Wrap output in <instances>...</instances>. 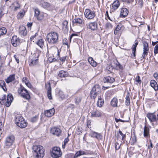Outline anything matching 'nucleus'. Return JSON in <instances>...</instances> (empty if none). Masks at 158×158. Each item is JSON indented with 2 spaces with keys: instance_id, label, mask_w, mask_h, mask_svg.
<instances>
[{
  "instance_id": "nucleus-1",
  "label": "nucleus",
  "mask_w": 158,
  "mask_h": 158,
  "mask_svg": "<svg viewBox=\"0 0 158 158\" xmlns=\"http://www.w3.org/2000/svg\"><path fill=\"white\" fill-rule=\"evenodd\" d=\"M33 150L34 152V155L37 158H42L44 155L45 149L44 148L40 145H34L33 146Z\"/></svg>"
},
{
  "instance_id": "nucleus-2",
  "label": "nucleus",
  "mask_w": 158,
  "mask_h": 158,
  "mask_svg": "<svg viewBox=\"0 0 158 158\" xmlns=\"http://www.w3.org/2000/svg\"><path fill=\"white\" fill-rule=\"evenodd\" d=\"M58 35L55 32H51L48 34L46 36V39L50 44H56L58 41Z\"/></svg>"
},
{
  "instance_id": "nucleus-3",
  "label": "nucleus",
  "mask_w": 158,
  "mask_h": 158,
  "mask_svg": "<svg viewBox=\"0 0 158 158\" xmlns=\"http://www.w3.org/2000/svg\"><path fill=\"white\" fill-rule=\"evenodd\" d=\"M101 92L100 87L98 85H96L93 86L90 92V97L92 99H95L97 96L100 94Z\"/></svg>"
},
{
  "instance_id": "nucleus-4",
  "label": "nucleus",
  "mask_w": 158,
  "mask_h": 158,
  "mask_svg": "<svg viewBox=\"0 0 158 158\" xmlns=\"http://www.w3.org/2000/svg\"><path fill=\"white\" fill-rule=\"evenodd\" d=\"M18 91L20 96L24 99L28 100L30 98V95L27 90L22 86H20Z\"/></svg>"
},
{
  "instance_id": "nucleus-5",
  "label": "nucleus",
  "mask_w": 158,
  "mask_h": 158,
  "mask_svg": "<svg viewBox=\"0 0 158 158\" xmlns=\"http://www.w3.org/2000/svg\"><path fill=\"white\" fill-rule=\"evenodd\" d=\"M15 140V137L13 135H11L7 136L5 139L4 147L9 148L13 144Z\"/></svg>"
},
{
  "instance_id": "nucleus-6",
  "label": "nucleus",
  "mask_w": 158,
  "mask_h": 158,
  "mask_svg": "<svg viewBox=\"0 0 158 158\" xmlns=\"http://www.w3.org/2000/svg\"><path fill=\"white\" fill-rule=\"evenodd\" d=\"M61 154L60 148L55 147L52 148L51 156L54 158H58L61 156Z\"/></svg>"
},
{
  "instance_id": "nucleus-7",
  "label": "nucleus",
  "mask_w": 158,
  "mask_h": 158,
  "mask_svg": "<svg viewBox=\"0 0 158 158\" xmlns=\"http://www.w3.org/2000/svg\"><path fill=\"white\" fill-rule=\"evenodd\" d=\"M84 15L87 19L91 20L94 18L95 16V14L94 11L87 9H85V11Z\"/></svg>"
},
{
  "instance_id": "nucleus-8",
  "label": "nucleus",
  "mask_w": 158,
  "mask_h": 158,
  "mask_svg": "<svg viewBox=\"0 0 158 158\" xmlns=\"http://www.w3.org/2000/svg\"><path fill=\"white\" fill-rule=\"evenodd\" d=\"M33 57L31 58L29 61V64L30 66H32L36 65L38 62V58L39 55L38 54H35L33 55Z\"/></svg>"
},
{
  "instance_id": "nucleus-9",
  "label": "nucleus",
  "mask_w": 158,
  "mask_h": 158,
  "mask_svg": "<svg viewBox=\"0 0 158 158\" xmlns=\"http://www.w3.org/2000/svg\"><path fill=\"white\" fill-rule=\"evenodd\" d=\"M143 52L142 56L143 59H145L148 53V44L146 41H143Z\"/></svg>"
},
{
  "instance_id": "nucleus-10",
  "label": "nucleus",
  "mask_w": 158,
  "mask_h": 158,
  "mask_svg": "<svg viewBox=\"0 0 158 158\" xmlns=\"http://www.w3.org/2000/svg\"><path fill=\"white\" fill-rule=\"evenodd\" d=\"M86 26L88 28L93 31L96 30L98 28V24L96 22H89Z\"/></svg>"
},
{
  "instance_id": "nucleus-11",
  "label": "nucleus",
  "mask_w": 158,
  "mask_h": 158,
  "mask_svg": "<svg viewBox=\"0 0 158 158\" xmlns=\"http://www.w3.org/2000/svg\"><path fill=\"white\" fill-rule=\"evenodd\" d=\"M138 42L136 40L135 41L134 44L131 48V49L132 50V52L131 54L130 57L132 58L135 59V52L136 51V47L138 45Z\"/></svg>"
},
{
  "instance_id": "nucleus-12",
  "label": "nucleus",
  "mask_w": 158,
  "mask_h": 158,
  "mask_svg": "<svg viewBox=\"0 0 158 158\" xmlns=\"http://www.w3.org/2000/svg\"><path fill=\"white\" fill-rule=\"evenodd\" d=\"M50 131L52 134L57 136L61 135V131L58 127H53L51 129Z\"/></svg>"
},
{
  "instance_id": "nucleus-13",
  "label": "nucleus",
  "mask_w": 158,
  "mask_h": 158,
  "mask_svg": "<svg viewBox=\"0 0 158 158\" xmlns=\"http://www.w3.org/2000/svg\"><path fill=\"white\" fill-rule=\"evenodd\" d=\"M11 42L12 45L16 47L19 44V39L17 37V36H13L12 38Z\"/></svg>"
},
{
  "instance_id": "nucleus-14",
  "label": "nucleus",
  "mask_w": 158,
  "mask_h": 158,
  "mask_svg": "<svg viewBox=\"0 0 158 158\" xmlns=\"http://www.w3.org/2000/svg\"><path fill=\"white\" fill-rule=\"evenodd\" d=\"M91 117H100L102 114V112L101 110H94L91 112Z\"/></svg>"
},
{
  "instance_id": "nucleus-15",
  "label": "nucleus",
  "mask_w": 158,
  "mask_h": 158,
  "mask_svg": "<svg viewBox=\"0 0 158 158\" xmlns=\"http://www.w3.org/2000/svg\"><path fill=\"white\" fill-rule=\"evenodd\" d=\"M19 34L21 36H25L27 35V31L25 27L22 26L19 27Z\"/></svg>"
},
{
  "instance_id": "nucleus-16",
  "label": "nucleus",
  "mask_w": 158,
  "mask_h": 158,
  "mask_svg": "<svg viewBox=\"0 0 158 158\" xmlns=\"http://www.w3.org/2000/svg\"><path fill=\"white\" fill-rule=\"evenodd\" d=\"M55 112V109L54 108H53L50 110L45 111L44 112V114L47 117H51L54 114Z\"/></svg>"
},
{
  "instance_id": "nucleus-17",
  "label": "nucleus",
  "mask_w": 158,
  "mask_h": 158,
  "mask_svg": "<svg viewBox=\"0 0 158 158\" xmlns=\"http://www.w3.org/2000/svg\"><path fill=\"white\" fill-rule=\"evenodd\" d=\"M128 13V10L126 8H123L120 11V16L122 17H126Z\"/></svg>"
},
{
  "instance_id": "nucleus-18",
  "label": "nucleus",
  "mask_w": 158,
  "mask_h": 158,
  "mask_svg": "<svg viewBox=\"0 0 158 158\" xmlns=\"http://www.w3.org/2000/svg\"><path fill=\"white\" fill-rule=\"evenodd\" d=\"M103 81L104 83H107L111 84L115 81V79L113 77L108 76L105 77L104 78Z\"/></svg>"
},
{
  "instance_id": "nucleus-19",
  "label": "nucleus",
  "mask_w": 158,
  "mask_h": 158,
  "mask_svg": "<svg viewBox=\"0 0 158 158\" xmlns=\"http://www.w3.org/2000/svg\"><path fill=\"white\" fill-rule=\"evenodd\" d=\"M147 117L151 122L156 121V116L153 113H148L147 114Z\"/></svg>"
},
{
  "instance_id": "nucleus-20",
  "label": "nucleus",
  "mask_w": 158,
  "mask_h": 158,
  "mask_svg": "<svg viewBox=\"0 0 158 158\" xmlns=\"http://www.w3.org/2000/svg\"><path fill=\"white\" fill-rule=\"evenodd\" d=\"M15 75H10L6 79L5 81L7 83H9L10 82L15 81Z\"/></svg>"
},
{
  "instance_id": "nucleus-21",
  "label": "nucleus",
  "mask_w": 158,
  "mask_h": 158,
  "mask_svg": "<svg viewBox=\"0 0 158 158\" xmlns=\"http://www.w3.org/2000/svg\"><path fill=\"white\" fill-rule=\"evenodd\" d=\"M46 87L48 91V96L49 99H51L52 94H51V87L50 84V83L48 84V85H46Z\"/></svg>"
},
{
  "instance_id": "nucleus-22",
  "label": "nucleus",
  "mask_w": 158,
  "mask_h": 158,
  "mask_svg": "<svg viewBox=\"0 0 158 158\" xmlns=\"http://www.w3.org/2000/svg\"><path fill=\"white\" fill-rule=\"evenodd\" d=\"M151 86L155 91L158 90V85L155 81L152 80L150 82Z\"/></svg>"
},
{
  "instance_id": "nucleus-23",
  "label": "nucleus",
  "mask_w": 158,
  "mask_h": 158,
  "mask_svg": "<svg viewBox=\"0 0 158 158\" xmlns=\"http://www.w3.org/2000/svg\"><path fill=\"white\" fill-rule=\"evenodd\" d=\"M68 75V73L66 71L63 70L60 71L59 72L58 76L60 77H65Z\"/></svg>"
},
{
  "instance_id": "nucleus-24",
  "label": "nucleus",
  "mask_w": 158,
  "mask_h": 158,
  "mask_svg": "<svg viewBox=\"0 0 158 158\" xmlns=\"http://www.w3.org/2000/svg\"><path fill=\"white\" fill-rule=\"evenodd\" d=\"M104 103V101L103 99H102L101 96L99 97L97 103V106L99 107H102Z\"/></svg>"
},
{
  "instance_id": "nucleus-25",
  "label": "nucleus",
  "mask_w": 158,
  "mask_h": 158,
  "mask_svg": "<svg viewBox=\"0 0 158 158\" xmlns=\"http://www.w3.org/2000/svg\"><path fill=\"white\" fill-rule=\"evenodd\" d=\"M23 119V118L22 116L20 115L16 116L15 119V123L17 125L18 124L21 123Z\"/></svg>"
},
{
  "instance_id": "nucleus-26",
  "label": "nucleus",
  "mask_w": 158,
  "mask_h": 158,
  "mask_svg": "<svg viewBox=\"0 0 158 158\" xmlns=\"http://www.w3.org/2000/svg\"><path fill=\"white\" fill-rule=\"evenodd\" d=\"M92 136L95 137L98 139H102V136L101 134L95 132H94L92 134Z\"/></svg>"
},
{
  "instance_id": "nucleus-27",
  "label": "nucleus",
  "mask_w": 158,
  "mask_h": 158,
  "mask_svg": "<svg viewBox=\"0 0 158 158\" xmlns=\"http://www.w3.org/2000/svg\"><path fill=\"white\" fill-rule=\"evenodd\" d=\"M40 5L41 6L46 9H49L50 6V5L49 3L46 2H44V1H41L40 2Z\"/></svg>"
},
{
  "instance_id": "nucleus-28",
  "label": "nucleus",
  "mask_w": 158,
  "mask_h": 158,
  "mask_svg": "<svg viewBox=\"0 0 158 158\" xmlns=\"http://www.w3.org/2000/svg\"><path fill=\"white\" fill-rule=\"evenodd\" d=\"M27 122L26 121H25L24 119H23V120L22 121L21 123L18 124V125H17L19 127H20L21 128H25L27 125Z\"/></svg>"
},
{
  "instance_id": "nucleus-29",
  "label": "nucleus",
  "mask_w": 158,
  "mask_h": 158,
  "mask_svg": "<svg viewBox=\"0 0 158 158\" xmlns=\"http://www.w3.org/2000/svg\"><path fill=\"white\" fill-rule=\"evenodd\" d=\"M88 61L93 67H96L97 65V63L94 60L92 57L89 58Z\"/></svg>"
},
{
  "instance_id": "nucleus-30",
  "label": "nucleus",
  "mask_w": 158,
  "mask_h": 158,
  "mask_svg": "<svg viewBox=\"0 0 158 158\" xmlns=\"http://www.w3.org/2000/svg\"><path fill=\"white\" fill-rule=\"evenodd\" d=\"M73 23L75 24H80L82 23L83 22V20L81 18H75L73 20Z\"/></svg>"
},
{
  "instance_id": "nucleus-31",
  "label": "nucleus",
  "mask_w": 158,
  "mask_h": 158,
  "mask_svg": "<svg viewBox=\"0 0 158 158\" xmlns=\"http://www.w3.org/2000/svg\"><path fill=\"white\" fill-rule=\"evenodd\" d=\"M120 5L119 2L118 1H115L112 4V8L114 10L117 9Z\"/></svg>"
},
{
  "instance_id": "nucleus-32",
  "label": "nucleus",
  "mask_w": 158,
  "mask_h": 158,
  "mask_svg": "<svg viewBox=\"0 0 158 158\" xmlns=\"http://www.w3.org/2000/svg\"><path fill=\"white\" fill-rule=\"evenodd\" d=\"M136 138L135 134L133 133L131 135V138L130 139V141L131 143L132 144H134L136 142Z\"/></svg>"
},
{
  "instance_id": "nucleus-33",
  "label": "nucleus",
  "mask_w": 158,
  "mask_h": 158,
  "mask_svg": "<svg viewBox=\"0 0 158 158\" xmlns=\"http://www.w3.org/2000/svg\"><path fill=\"white\" fill-rule=\"evenodd\" d=\"M6 83L4 81L0 80V87L2 88V89L6 91Z\"/></svg>"
},
{
  "instance_id": "nucleus-34",
  "label": "nucleus",
  "mask_w": 158,
  "mask_h": 158,
  "mask_svg": "<svg viewBox=\"0 0 158 158\" xmlns=\"http://www.w3.org/2000/svg\"><path fill=\"white\" fill-rule=\"evenodd\" d=\"M118 100L116 98H114L111 102V104L114 107L117 106Z\"/></svg>"
},
{
  "instance_id": "nucleus-35",
  "label": "nucleus",
  "mask_w": 158,
  "mask_h": 158,
  "mask_svg": "<svg viewBox=\"0 0 158 158\" xmlns=\"http://www.w3.org/2000/svg\"><path fill=\"white\" fill-rule=\"evenodd\" d=\"M81 64H82V68L84 70H88L91 67L89 65H88L84 63H81Z\"/></svg>"
},
{
  "instance_id": "nucleus-36",
  "label": "nucleus",
  "mask_w": 158,
  "mask_h": 158,
  "mask_svg": "<svg viewBox=\"0 0 158 158\" xmlns=\"http://www.w3.org/2000/svg\"><path fill=\"white\" fill-rule=\"evenodd\" d=\"M121 28V27L119 25H118L116 27L115 30L114 31V34L115 35L119 34L120 33V30Z\"/></svg>"
},
{
  "instance_id": "nucleus-37",
  "label": "nucleus",
  "mask_w": 158,
  "mask_h": 158,
  "mask_svg": "<svg viewBox=\"0 0 158 158\" xmlns=\"http://www.w3.org/2000/svg\"><path fill=\"white\" fill-rule=\"evenodd\" d=\"M13 5L15 7L14 10L15 11H16L20 8V6L18 2H15L13 3Z\"/></svg>"
},
{
  "instance_id": "nucleus-38",
  "label": "nucleus",
  "mask_w": 158,
  "mask_h": 158,
  "mask_svg": "<svg viewBox=\"0 0 158 158\" xmlns=\"http://www.w3.org/2000/svg\"><path fill=\"white\" fill-rule=\"evenodd\" d=\"M6 33V29L4 27L0 28V36L5 35Z\"/></svg>"
},
{
  "instance_id": "nucleus-39",
  "label": "nucleus",
  "mask_w": 158,
  "mask_h": 158,
  "mask_svg": "<svg viewBox=\"0 0 158 158\" xmlns=\"http://www.w3.org/2000/svg\"><path fill=\"white\" fill-rule=\"evenodd\" d=\"M149 135V129L146 126L144 130V137L148 136Z\"/></svg>"
},
{
  "instance_id": "nucleus-40",
  "label": "nucleus",
  "mask_w": 158,
  "mask_h": 158,
  "mask_svg": "<svg viewBox=\"0 0 158 158\" xmlns=\"http://www.w3.org/2000/svg\"><path fill=\"white\" fill-rule=\"evenodd\" d=\"M37 44L41 48H42L44 45V41L42 39H40L38 40Z\"/></svg>"
},
{
  "instance_id": "nucleus-41",
  "label": "nucleus",
  "mask_w": 158,
  "mask_h": 158,
  "mask_svg": "<svg viewBox=\"0 0 158 158\" xmlns=\"http://www.w3.org/2000/svg\"><path fill=\"white\" fill-rule=\"evenodd\" d=\"M25 12L24 10L20 11L18 15V18L19 19L22 18L24 16Z\"/></svg>"
},
{
  "instance_id": "nucleus-42",
  "label": "nucleus",
  "mask_w": 158,
  "mask_h": 158,
  "mask_svg": "<svg viewBox=\"0 0 158 158\" xmlns=\"http://www.w3.org/2000/svg\"><path fill=\"white\" fill-rule=\"evenodd\" d=\"M23 82H24L28 87H30L31 86L30 83L27 80V78L26 77H25L23 78Z\"/></svg>"
},
{
  "instance_id": "nucleus-43",
  "label": "nucleus",
  "mask_w": 158,
  "mask_h": 158,
  "mask_svg": "<svg viewBox=\"0 0 158 158\" xmlns=\"http://www.w3.org/2000/svg\"><path fill=\"white\" fill-rule=\"evenodd\" d=\"M69 139L68 137H67L65 139H64V143L62 145V148L64 149L65 148V145L68 143V142H69Z\"/></svg>"
},
{
  "instance_id": "nucleus-44",
  "label": "nucleus",
  "mask_w": 158,
  "mask_h": 158,
  "mask_svg": "<svg viewBox=\"0 0 158 158\" xmlns=\"http://www.w3.org/2000/svg\"><path fill=\"white\" fill-rule=\"evenodd\" d=\"M114 62L116 67L119 68H121V66L117 60H114Z\"/></svg>"
},
{
  "instance_id": "nucleus-45",
  "label": "nucleus",
  "mask_w": 158,
  "mask_h": 158,
  "mask_svg": "<svg viewBox=\"0 0 158 158\" xmlns=\"http://www.w3.org/2000/svg\"><path fill=\"white\" fill-rule=\"evenodd\" d=\"M36 18L39 20H42L44 18V15L43 13H41L38 16H37Z\"/></svg>"
},
{
  "instance_id": "nucleus-46",
  "label": "nucleus",
  "mask_w": 158,
  "mask_h": 158,
  "mask_svg": "<svg viewBox=\"0 0 158 158\" xmlns=\"http://www.w3.org/2000/svg\"><path fill=\"white\" fill-rule=\"evenodd\" d=\"M38 118V116H35L33 118H31L30 119V121L32 123H34L36 122Z\"/></svg>"
},
{
  "instance_id": "nucleus-47",
  "label": "nucleus",
  "mask_w": 158,
  "mask_h": 158,
  "mask_svg": "<svg viewBox=\"0 0 158 158\" xmlns=\"http://www.w3.org/2000/svg\"><path fill=\"white\" fill-rule=\"evenodd\" d=\"M105 26L106 28L108 29H111L112 27V24L108 22L106 23Z\"/></svg>"
},
{
  "instance_id": "nucleus-48",
  "label": "nucleus",
  "mask_w": 158,
  "mask_h": 158,
  "mask_svg": "<svg viewBox=\"0 0 158 158\" xmlns=\"http://www.w3.org/2000/svg\"><path fill=\"white\" fill-rule=\"evenodd\" d=\"M135 81L136 82L139 84L141 83V80L140 77L138 75L135 78Z\"/></svg>"
},
{
  "instance_id": "nucleus-49",
  "label": "nucleus",
  "mask_w": 158,
  "mask_h": 158,
  "mask_svg": "<svg viewBox=\"0 0 158 158\" xmlns=\"http://www.w3.org/2000/svg\"><path fill=\"white\" fill-rule=\"evenodd\" d=\"M81 97H77L76 98L75 103L76 104H78L79 103L81 102Z\"/></svg>"
},
{
  "instance_id": "nucleus-50",
  "label": "nucleus",
  "mask_w": 158,
  "mask_h": 158,
  "mask_svg": "<svg viewBox=\"0 0 158 158\" xmlns=\"http://www.w3.org/2000/svg\"><path fill=\"white\" fill-rule=\"evenodd\" d=\"M154 52L155 54L158 53V44L154 47Z\"/></svg>"
},
{
  "instance_id": "nucleus-51",
  "label": "nucleus",
  "mask_w": 158,
  "mask_h": 158,
  "mask_svg": "<svg viewBox=\"0 0 158 158\" xmlns=\"http://www.w3.org/2000/svg\"><path fill=\"white\" fill-rule=\"evenodd\" d=\"M35 16L36 17L41 13L40 12V10L38 9H36L35 10Z\"/></svg>"
},
{
  "instance_id": "nucleus-52",
  "label": "nucleus",
  "mask_w": 158,
  "mask_h": 158,
  "mask_svg": "<svg viewBox=\"0 0 158 158\" xmlns=\"http://www.w3.org/2000/svg\"><path fill=\"white\" fill-rule=\"evenodd\" d=\"M81 156L79 151L77 152L74 156V158H77L78 157Z\"/></svg>"
},
{
  "instance_id": "nucleus-53",
  "label": "nucleus",
  "mask_w": 158,
  "mask_h": 158,
  "mask_svg": "<svg viewBox=\"0 0 158 158\" xmlns=\"http://www.w3.org/2000/svg\"><path fill=\"white\" fill-rule=\"evenodd\" d=\"M38 35L37 33H35V34L33 35H32L30 38V40L31 41H32L35 37Z\"/></svg>"
},
{
  "instance_id": "nucleus-54",
  "label": "nucleus",
  "mask_w": 158,
  "mask_h": 158,
  "mask_svg": "<svg viewBox=\"0 0 158 158\" xmlns=\"http://www.w3.org/2000/svg\"><path fill=\"white\" fill-rule=\"evenodd\" d=\"M120 145L118 143L116 142L115 144V148L116 150H118L119 149Z\"/></svg>"
},
{
  "instance_id": "nucleus-55",
  "label": "nucleus",
  "mask_w": 158,
  "mask_h": 158,
  "mask_svg": "<svg viewBox=\"0 0 158 158\" xmlns=\"http://www.w3.org/2000/svg\"><path fill=\"white\" fill-rule=\"evenodd\" d=\"M127 90V98L126 101V105L127 106L128 103V91Z\"/></svg>"
},
{
  "instance_id": "nucleus-56",
  "label": "nucleus",
  "mask_w": 158,
  "mask_h": 158,
  "mask_svg": "<svg viewBox=\"0 0 158 158\" xmlns=\"http://www.w3.org/2000/svg\"><path fill=\"white\" fill-rule=\"evenodd\" d=\"M68 23V22L66 21H65L63 22V24L64 25V27L65 28H66L67 27Z\"/></svg>"
},
{
  "instance_id": "nucleus-57",
  "label": "nucleus",
  "mask_w": 158,
  "mask_h": 158,
  "mask_svg": "<svg viewBox=\"0 0 158 158\" xmlns=\"http://www.w3.org/2000/svg\"><path fill=\"white\" fill-rule=\"evenodd\" d=\"M66 56H63L62 57H61L60 59V61L62 62H64L66 60Z\"/></svg>"
},
{
  "instance_id": "nucleus-58",
  "label": "nucleus",
  "mask_w": 158,
  "mask_h": 158,
  "mask_svg": "<svg viewBox=\"0 0 158 158\" xmlns=\"http://www.w3.org/2000/svg\"><path fill=\"white\" fill-rule=\"evenodd\" d=\"M115 121L117 122V123H118V122L119 121H121V122H127L126 121H125L124 120H123L121 119H118L117 118H115Z\"/></svg>"
},
{
  "instance_id": "nucleus-59",
  "label": "nucleus",
  "mask_w": 158,
  "mask_h": 158,
  "mask_svg": "<svg viewBox=\"0 0 158 158\" xmlns=\"http://www.w3.org/2000/svg\"><path fill=\"white\" fill-rule=\"evenodd\" d=\"M14 58L15 59L16 61H17V62L18 63H19V60L18 59V58L17 57V55H15L14 56Z\"/></svg>"
},
{
  "instance_id": "nucleus-60",
  "label": "nucleus",
  "mask_w": 158,
  "mask_h": 158,
  "mask_svg": "<svg viewBox=\"0 0 158 158\" xmlns=\"http://www.w3.org/2000/svg\"><path fill=\"white\" fill-rule=\"evenodd\" d=\"M64 44L65 45H68L67 40L66 39H64Z\"/></svg>"
},
{
  "instance_id": "nucleus-61",
  "label": "nucleus",
  "mask_w": 158,
  "mask_h": 158,
  "mask_svg": "<svg viewBox=\"0 0 158 158\" xmlns=\"http://www.w3.org/2000/svg\"><path fill=\"white\" fill-rule=\"evenodd\" d=\"M81 155V156L82 155H85L86 154V152H85L84 151H79Z\"/></svg>"
},
{
  "instance_id": "nucleus-62",
  "label": "nucleus",
  "mask_w": 158,
  "mask_h": 158,
  "mask_svg": "<svg viewBox=\"0 0 158 158\" xmlns=\"http://www.w3.org/2000/svg\"><path fill=\"white\" fill-rule=\"evenodd\" d=\"M4 14L1 9H0V18Z\"/></svg>"
},
{
  "instance_id": "nucleus-63",
  "label": "nucleus",
  "mask_w": 158,
  "mask_h": 158,
  "mask_svg": "<svg viewBox=\"0 0 158 158\" xmlns=\"http://www.w3.org/2000/svg\"><path fill=\"white\" fill-rule=\"evenodd\" d=\"M76 35L75 34H72L71 36H70L69 38V41L71 42V39L73 36Z\"/></svg>"
},
{
  "instance_id": "nucleus-64",
  "label": "nucleus",
  "mask_w": 158,
  "mask_h": 158,
  "mask_svg": "<svg viewBox=\"0 0 158 158\" xmlns=\"http://www.w3.org/2000/svg\"><path fill=\"white\" fill-rule=\"evenodd\" d=\"M32 23H27V26L28 27H31L32 26Z\"/></svg>"
}]
</instances>
